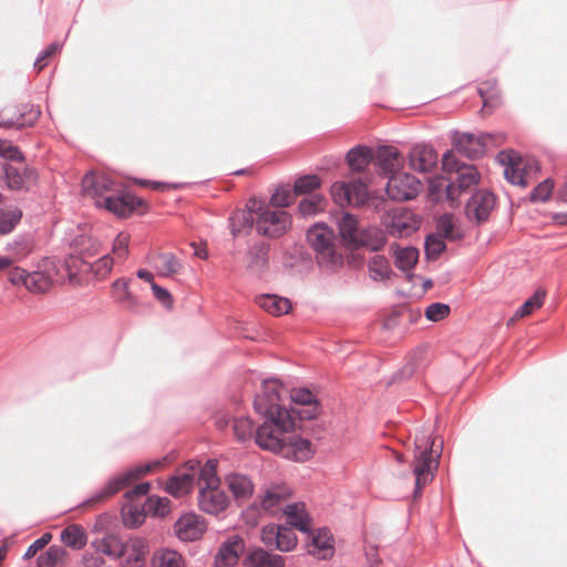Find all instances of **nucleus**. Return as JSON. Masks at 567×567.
Instances as JSON below:
<instances>
[{
  "label": "nucleus",
  "mask_w": 567,
  "mask_h": 567,
  "mask_svg": "<svg viewBox=\"0 0 567 567\" xmlns=\"http://www.w3.org/2000/svg\"><path fill=\"white\" fill-rule=\"evenodd\" d=\"M285 389L277 379L264 380L261 392L255 396L254 409L262 417L256 431V444L296 462L308 461L315 453L308 439L291 434L297 421L281 405Z\"/></svg>",
  "instance_id": "f257e3e1"
},
{
  "label": "nucleus",
  "mask_w": 567,
  "mask_h": 567,
  "mask_svg": "<svg viewBox=\"0 0 567 567\" xmlns=\"http://www.w3.org/2000/svg\"><path fill=\"white\" fill-rule=\"evenodd\" d=\"M442 169L451 175L449 183L445 185L446 198L451 206H455L458 197L476 186L481 178L477 168L473 164L460 162L452 151L443 154Z\"/></svg>",
  "instance_id": "f03ea898"
},
{
  "label": "nucleus",
  "mask_w": 567,
  "mask_h": 567,
  "mask_svg": "<svg viewBox=\"0 0 567 567\" xmlns=\"http://www.w3.org/2000/svg\"><path fill=\"white\" fill-rule=\"evenodd\" d=\"M306 237L308 244L316 251L320 267L336 269L343 264L342 254L338 251L334 233L327 225H313L307 230Z\"/></svg>",
  "instance_id": "7ed1b4c3"
},
{
  "label": "nucleus",
  "mask_w": 567,
  "mask_h": 567,
  "mask_svg": "<svg viewBox=\"0 0 567 567\" xmlns=\"http://www.w3.org/2000/svg\"><path fill=\"white\" fill-rule=\"evenodd\" d=\"M159 465V462L146 463L130 468L112 478H110L104 486L94 492L91 497L85 499L82 505H91L103 502L104 499L115 495L121 489L128 486L134 480L152 471L154 466Z\"/></svg>",
  "instance_id": "20e7f679"
},
{
  "label": "nucleus",
  "mask_w": 567,
  "mask_h": 567,
  "mask_svg": "<svg viewBox=\"0 0 567 567\" xmlns=\"http://www.w3.org/2000/svg\"><path fill=\"white\" fill-rule=\"evenodd\" d=\"M440 456V453L434 456L433 443L430 445L426 444L424 449H422L421 445H416L413 465V473L415 476V497L420 494L421 489L433 480V471L436 470L439 465Z\"/></svg>",
  "instance_id": "39448f33"
},
{
  "label": "nucleus",
  "mask_w": 567,
  "mask_h": 567,
  "mask_svg": "<svg viewBox=\"0 0 567 567\" xmlns=\"http://www.w3.org/2000/svg\"><path fill=\"white\" fill-rule=\"evenodd\" d=\"M291 216L286 210H272L266 207L256 218V230L259 235L278 238L291 227Z\"/></svg>",
  "instance_id": "423d86ee"
},
{
  "label": "nucleus",
  "mask_w": 567,
  "mask_h": 567,
  "mask_svg": "<svg viewBox=\"0 0 567 567\" xmlns=\"http://www.w3.org/2000/svg\"><path fill=\"white\" fill-rule=\"evenodd\" d=\"M493 138L494 134L492 133H480L476 135L467 132H455L452 143L460 154L470 159H476L485 154Z\"/></svg>",
  "instance_id": "0eeeda50"
},
{
  "label": "nucleus",
  "mask_w": 567,
  "mask_h": 567,
  "mask_svg": "<svg viewBox=\"0 0 567 567\" xmlns=\"http://www.w3.org/2000/svg\"><path fill=\"white\" fill-rule=\"evenodd\" d=\"M421 183L409 173H396L388 177L386 195L394 202H406L415 198Z\"/></svg>",
  "instance_id": "6e6552de"
},
{
  "label": "nucleus",
  "mask_w": 567,
  "mask_h": 567,
  "mask_svg": "<svg viewBox=\"0 0 567 567\" xmlns=\"http://www.w3.org/2000/svg\"><path fill=\"white\" fill-rule=\"evenodd\" d=\"M290 399L296 405L302 408H292L288 410L292 417L299 421L313 420L320 413V403L316 395L307 388L292 389Z\"/></svg>",
  "instance_id": "1a4fd4ad"
},
{
  "label": "nucleus",
  "mask_w": 567,
  "mask_h": 567,
  "mask_svg": "<svg viewBox=\"0 0 567 567\" xmlns=\"http://www.w3.org/2000/svg\"><path fill=\"white\" fill-rule=\"evenodd\" d=\"M173 529L181 542L188 543L202 538L206 532V524L199 515L188 512L174 523Z\"/></svg>",
  "instance_id": "9d476101"
},
{
  "label": "nucleus",
  "mask_w": 567,
  "mask_h": 567,
  "mask_svg": "<svg viewBox=\"0 0 567 567\" xmlns=\"http://www.w3.org/2000/svg\"><path fill=\"white\" fill-rule=\"evenodd\" d=\"M228 495L219 486H200L198 493V507L208 515H219L229 506Z\"/></svg>",
  "instance_id": "9b49d317"
},
{
  "label": "nucleus",
  "mask_w": 567,
  "mask_h": 567,
  "mask_svg": "<svg viewBox=\"0 0 567 567\" xmlns=\"http://www.w3.org/2000/svg\"><path fill=\"white\" fill-rule=\"evenodd\" d=\"M245 551V540L241 536L233 534L219 546L214 558L215 567H234Z\"/></svg>",
  "instance_id": "f8f14e48"
},
{
  "label": "nucleus",
  "mask_w": 567,
  "mask_h": 567,
  "mask_svg": "<svg viewBox=\"0 0 567 567\" xmlns=\"http://www.w3.org/2000/svg\"><path fill=\"white\" fill-rule=\"evenodd\" d=\"M495 206V197L488 190L474 193L465 205V215L470 220L485 221Z\"/></svg>",
  "instance_id": "ddd939ff"
},
{
  "label": "nucleus",
  "mask_w": 567,
  "mask_h": 567,
  "mask_svg": "<svg viewBox=\"0 0 567 567\" xmlns=\"http://www.w3.org/2000/svg\"><path fill=\"white\" fill-rule=\"evenodd\" d=\"M408 158L411 169L419 173H429L436 166L439 155L432 145L419 143L411 147Z\"/></svg>",
  "instance_id": "4468645a"
},
{
  "label": "nucleus",
  "mask_w": 567,
  "mask_h": 567,
  "mask_svg": "<svg viewBox=\"0 0 567 567\" xmlns=\"http://www.w3.org/2000/svg\"><path fill=\"white\" fill-rule=\"evenodd\" d=\"M13 163H0L4 173L7 185L10 189L21 190L28 188V184L37 178L35 172L23 164V161Z\"/></svg>",
  "instance_id": "2eb2a0df"
},
{
  "label": "nucleus",
  "mask_w": 567,
  "mask_h": 567,
  "mask_svg": "<svg viewBox=\"0 0 567 567\" xmlns=\"http://www.w3.org/2000/svg\"><path fill=\"white\" fill-rule=\"evenodd\" d=\"M224 481L238 505L245 504L252 497L255 484L249 475L230 472L225 475Z\"/></svg>",
  "instance_id": "dca6fc26"
},
{
  "label": "nucleus",
  "mask_w": 567,
  "mask_h": 567,
  "mask_svg": "<svg viewBox=\"0 0 567 567\" xmlns=\"http://www.w3.org/2000/svg\"><path fill=\"white\" fill-rule=\"evenodd\" d=\"M143 204L144 202L141 198L126 192H121L116 195H106L104 197V207L116 216L123 218L130 216Z\"/></svg>",
  "instance_id": "f3484780"
},
{
  "label": "nucleus",
  "mask_w": 567,
  "mask_h": 567,
  "mask_svg": "<svg viewBox=\"0 0 567 567\" xmlns=\"http://www.w3.org/2000/svg\"><path fill=\"white\" fill-rule=\"evenodd\" d=\"M385 227L391 236L402 238L416 231L417 221L414 219L412 213L406 209H401L394 213Z\"/></svg>",
  "instance_id": "a211bd4d"
},
{
  "label": "nucleus",
  "mask_w": 567,
  "mask_h": 567,
  "mask_svg": "<svg viewBox=\"0 0 567 567\" xmlns=\"http://www.w3.org/2000/svg\"><path fill=\"white\" fill-rule=\"evenodd\" d=\"M114 186L113 181L105 176H94L92 174H86L83 178V188L84 190L96 198V204L99 206L104 207V197L110 195L109 193L112 190Z\"/></svg>",
  "instance_id": "6ab92c4d"
},
{
  "label": "nucleus",
  "mask_w": 567,
  "mask_h": 567,
  "mask_svg": "<svg viewBox=\"0 0 567 567\" xmlns=\"http://www.w3.org/2000/svg\"><path fill=\"white\" fill-rule=\"evenodd\" d=\"M338 229L341 241L349 248H358L359 239L363 235V230L358 227L357 218L350 213H343L338 221Z\"/></svg>",
  "instance_id": "aec40b11"
},
{
  "label": "nucleus",
  "mask_w": 567,
  "mask_h": 567,
  "mask_svg": "<svg viewBox=\"0 0 567 567\" xmlns=\"http://www.w3.org/2000/svg\"><path fill=\"white\" fill-rule=\"evenodd\" d=\"M504 167V177L512 185L526 186L525 172L520 167V157L514 153L501 152L498 154Z\"/></svg>",
  "instance_id": "412c9836"
},
{
  "label": "nucleus",
  "mask_w": 567,
  "mask_h": 567,
  "mask_svg": "<svg viewBox=\"0 0 567 567\" xmlns=\"http://www.w3.org/2000/svg\"><path fill=\"white\" fill-rule=\"evenodd\" d=\"M377 164L380 174L389 177L396 174L400 165L401 157L399 151L393 146H381L377 153Z\"/></svg>",
  "instance_id": "4be33fe9"
},
{
  "label": "nucleus",
  "mask_w": 567,
  "mask_h": 567,
  "mask_svg": "<svg viewBox=\"0 0 567 567\" xmlns=\"http://www.w3.org/2000/svg\"><path fill=\"white\" fill-rule=\"evenodd\" d=\"M41 115L38 106L23 104L18 109V114L0 122V127H16L18 130L32 126Z\"/></svg>",
  "instance_id": "5701e85b"
},
{
  "label": "nucleus",
  "mask_w": 567,
  "mask_h": 567,
  "mask_svg": "<svg viewBox=\"0 0 567 567\" xmlns=\"http://www.w3.org/2000/svg\"><path fill=\"white\" fill-rule=\"evenodd\" d=\"M195 473L184 471L171 476L165 485V491L174 497L187 495L194 485Z\"/></svg>",
  "instance_id": "b1692460"
},
{
  "label": "nucleus",
  "mask_w": 567,
  "mask_h": 567,
  "mask_svg": "<svg viewBox=\"0 0 567 567\" xmlns=\"http://www.w3.org/2000/svg\"><path fill=\"white\" fill-rule=\"evenodd\" d=\"M287 523L302 533H310V516L303 503L289 504L284 509Z\"/></svg>",
  "instance_id": "393cba45"
},
{
  "label": "nucleus",
  "mask_w": 567,
  "mask_h": 567,
  "mask_svg": "<svg viewBox=\"0 0 567 567\" xmlns=\"http://www.w3.org/2000/svg\"><path fill=\"white\" fill-rule=\"evenodd\" d=\"M269 246L259 243L250 246L247 250V268L254 274H261L268 268Z\"/></svg>",
  "instance_id": "a878e982"
},
{
  "label": "nucleus",
  "mask_w": 567,
  "mask_h": 567,
  "mask_svg": "<svg viewBox=\"0 0 567 567\" xmlns=\"http://www.w3.org/2000/svg\"><path fill=\"white\" fill-rule=\"evenodd\" d=\"M153 266L162 277H173L183 269V262L173 252L156 254L153 257Z\"/></svg>",
  "instance_id": "bb28decb"
},
{
  "label": "nucleus",
  "mask_w": 567,
  "mask_h": 567,
  "mask_svg": "<svg viewBox=\"0 0 567 567\" xmlns=\"http://www.w3.org/2000/svg\"><path fill=\"white\" fill-rule=\"evenodd\" d=\"M248 567H285V559L279 554H271L262 548L251 550L246 557Z\"/></svg>",
  "instance_id": "cd10ccee"
},
{
  "label": "nucleus",
  "mask_w": 567,
  "mask_h": 567,
  "mask_svg": "<svg viewBox=\"0 0 567 567\" xmlns=\"http://www.w3.org/2000/svg\"><path fill=\"white\" fill-rule=\"evenodd\" d=\"M308 536L309 542L307 544V551L309 555H312L318 559H327L332 555L333 546L326 532L318 533L317 535H312L310 532Z\"/></svg>",
  "instance_id": "c85d7f7f"
},
{
  "label": "nucleus",
  "mask_w": 567,
  "mask_h": 567,
  "mask_svg": "<svg viewBox=\"0 0 567 567\" xmlns=\"http://www.w3.org/2000/svg\"><path fill=\"white\" fill-rule=\"evenodd\" d=\"M92 546L96 553L114 558H120L125 554L124 543L114 534H109L101 539L92 542Z\"/></svg>",
  "instance_id": "c756f323"
},
{
  "label": "nucleus",
  "mask_w": 567,
  "mask_h": 567,
  "mask_svg": "<svg viewBox=\"0 0 567 567\" xmlns=\"http://www.w3.org/2000/svg\"><path fill=\"white\" fill-rule=\"evenodd\" d=\"M256 301L260 308L272 316L288 313L291 308V303L287 298L277 295H261Z\"/></svg>",
  "instance_id": "7c9ffc66"
},
{
  "label": "nucleus",
  "mask_w": 567,
  "mask_h": 567,
  "mask_svg": "<svg viewBox=\"0 0 567 567\" xmlns=\"http://www.w3.org/2000/svg\"><path fill=\"white\" fill-rule=\"evenodd\" d=\"M229 226L233 237H239L243 233L248 234L256 226V218L251 212L236 210L229 217Z\"/></svg>",
  "instance_id": "2f4dec72"
},
{
  "label": "nucleus",
  "mask_w": 567,
  "mask_h": 567,
  "mask_svg": "<svg viewBox=\"0 0 567 567\" xmlns=\"http://www.w3.org/2000/svg\"><path fill=\"white\" fill-rule=\"evenodd\" d=\"M372 158L371 148L365 145H357L347 153V163L354 172H362Z\"/></svg>",
  "instance_id": "473e14b6"
},
{
  "label": "nucleus",
  "mask_w": 567,
  "mask_h": 567,
  "mask_svg": "<svg viewBox=\"0 0 567 567\" xmlns=\"http://www.w3.org/2000/svg\"><path fill=\"white\" fill-rule=\"evenodd\" d=\"M61 542L72 548L81 549L86 545L87 537L81 525L72 524L65 527L60 535Z\"/></svg>",
  "instance_id": "72a5a7b5"
},
{
  "label": "nucleus",
  "mask_w": 567,
  "mask_h": 567,
  "mask_svg": "<svg viewBox=\"0 0 567 567\" xmlns=\"http://www.w3.org/2000/svg\"><path fill=\"white\" fill-rule=\"evenodd\" d=\"M395 267L402 271H410L414 268L419 258V250L414 247L392 246Z\"/></svg>",
  "instance_id": "f704fd0d"
},
{
  "label": "nucleus",
  "mask_w": 567,
  "mask_h": 567,
  "mask_svg": "<svg viewBox=\"0 0 567 567\" xmlns=\"http://www.w3.org/2000/svg\"><path fill=\"white\" fill-rule=\"evenodd\" d=\"M153 567H185V560L177 550L161 548L152 558Z\"/></svg>",
  "instance_id": "c9c22d12"
},
{
  "label": "nucleus",
  "mask_w": 567,
  "mask_h": 567,
  "mask_svg": "<svg viewBox=\"0 0 567 567\" xmlns=\"http://www.w3.org/2000/svg\"><path fill=\"white\" fill-rule=\"evenodd\" d=\"M22 210L17 206L0 209V235L10 234L21 221Z\"/></svg>",
  "instance_id": "e433bc0d"
},
{
  "label": "nucleus",
  "mask_w": 567,
  "mask_h": 567,
  "mask_svg": "<svg viewBox=\"0 0 567 567\" xmlns=\"http://www.w3.org/2000/svg\"><path fill=\"white\" fill-rule=\"evenodd\" d=\"M114 298L117 302L127 308H134L137 305L136 298L130 291V280L125 278L116 279L112 284Z\"/></svg>",
  "instance_id": "4c0bfd02"
},
{
  "label": "nucleus",
  "mask_w": 567,
  "mask_h": 567,
  "mask_svg": "<svg viewBox=\"0 0 567 567\" xmlns=\"http://www.w3.org/2000/svg\"><path fill=\"white\" fill-rule=\"evenodd\" d=\"M386 243L385 235L377 228L363 230L361 239H359L358 248L365 247L372 251L381 250Z\"/></svg>",
  "instance_id": "58836bf2"
},
{
  "label": "nucleus",
  "mask_w": 567,
  "mask_h": 567,
  "mask_svg": "<svg viewBox=\"0 0 567 567\" xmlns=\"http://www.w3.org/2000/svg\"><path fill=\"white\" fill-rule=\"evenodd\" d=\"M287 492L285 487L274 486L266 489L265 494L260 496V505L265 511L275 512L281 502L286 498Z\"/></svg>",
  "instance_id": "ea45409f"
},
{
  "label": "nucleus",
  "mask_w": 567,
  "mask_h": 567,
  "mask_svg": "<svg viewBox=\"0 0 567 567\" xmlns=\"http://www.w3.org/2000/svg\"><path fill=\"white\" fill-rule=\"evenodd\" d=\"M145 509L155 517H165L172 511V502L165 496H148L145 502Z\"/></svg>",
  "instance_id": "a19ab883"
},
{
  "label": "nucleus",
  "mask_w": 567,
  "mask_h": 567,
  "mask_svg": "<svg viewBox=\"0 0 567 567\" xmlns=\"http://www.w3.org/2000/svg\"><path fill=\"white\" fill-rule=\"evenodd\" d=\"M369 272L373 280H385L391 276V267L384 256L375 255L369 261Z\"/></svg>",
  "instance_id": "79ce46f5"
},
{
  "label": "nucleus",
  "mask_w": 567,
  "mask_h": 567,
  "mask_svg": "<svg viewBox=\"0 0 567 567\" xmlns=\"http://www.w3.org/2000/svg\"><path fill=\"white\" fill-rule=\"evenodd\" d=\"M217 460L208 458L199 471V482L202 486H219L220 478L217 475Z\"/></svg>",
  "instance_id": "37998d69"
},
{
  "label": "nucleus",
  "mask_w": 567,
  "mask_h": 567,
  "mask_svg": "<svg viewBox=\"0 0 567 567\" xmlns=\"http://www.w3.org/2000/svg\"><path fill=\"white\" fill-rule=\"evenodd\" d=\"M349 190V205L361 206L368 199V187L361 179H354L347 183Z\"/></svg>",
  "instance_id": "c03bdc74"
},
{
  "label": "nucleus",
  "mask_w": 567,
  "mask_h": 567,
  "mask_svg": "<svg viewBox=\"0 0 567 567\" xmlns=\"http://www.w3.org/2000/svg\"><path fill=\"white\" fill-rule=\"evenodd\" d=\"M89 271L93 275L97 280L104 279L112 270L113 259L110 255H104L96 259L94 262L86 264Z\"/></svg>",
  "instance_id": "a18cd8bd"
},
{
  "label": "nucleus",
  "mask_w": 567,
  "mask_h": 567,
  "mask_svg": "<svg viewBox=\"0 0 567 567\" xmlns=\"http://www.w3.org/2000/svg\"><path fill=\"white\" fill-rule=\"evenodd\" d=\"M28 290L32 292H44L50 286L49 278L40 271L28 272L23 285Z\"/></svg>",
  "instance_id": "49530a36"
},
{
  "label": "nucleus",
  "mask_w": 567,
  "mask_h": 567,
  "mask_svg": "<svg viewBox=\"0 0 567 567\" xmlns=\"http://www.w3.org/2000/svg\"><path fill=\"white\" fill-rule=\"evenodd\" d=\"M324 198L320 195H312L299 203L298 210L302 216H312L324 209Z\"/></svg>",
  "instance_id": "de8ad7c7"
},
{
  "label": "nucleus",
  "mask_w": 567,
  "mask_h": 567,
  "mask_svg": "<svg viewBox=\"0 0 567 567\" xmlns=\"http://www.w3.org/2000/svg\"><path fill=\"white\" fill-rule=\"evenodd\" d=\"M278 550L291 551L297 545V535L292 527L286 525H278Z\"/></svg>",
  "instance_id": "09e8293b"
},
{
  "label": "nucleus",
  "mask_w": 567,
  "mask_h": 567,
  "mask_svg": "<svg viewBox=\"0 0 567 567\" xmlns=\"http://www.w3.org/2000/svg\"><path fill=\"white\" fill-rule=\"evenodd\" d=\"M446 248L440 234H430L424 241V251L427 259H436Z\"/></svg>",
  "instance_id": "8fccbe9b"
},
{
  "label": "nucleus",
  "mask_w": 567,
  "mask_h": 567,
  "mask_svg": "<svg viewBox=\"0 0 567 567\" xmlns=\"http://www.w3.org/2000/svg\"><path fill=\"white\" fill-rule=\"evenodd\" d=\"M545 298V291L536 290L535 293L529 297L515 312L514 317L511 319V322L516 320L517 318H523L528 316L535 308H539Z\"/></svg>",
  "instance_id": "3c124183"
},
{
  "label": "nucleus",
  "mask_w": 567,
  "mask_h": 567,
  "mask_svg": "<svg viewBox=\"0 0 567 567\" xmlns=\"http://www.w3.org/2000/svg\"><path fill=\"white\" fill-rule=\"evenodd\" d=\"M233 429H234V433H235L236 437L243 442L250 439L252 436V434L256 435V431H257V429L255 430L254 422L249 417H246V416L235 419Z\"/></svg>",
  "instance_id": "603ef678"
},
{
  "label": "nucleus",
  "mask_w": 567,
  "mask_h": 567,
  "mask_svg": "<svg viewBox=\"0 0 567 567\" xmlns=\"http://www.w3.org/2000/svg\"><path fill=\"white\" fill-rule=\"evenodd\" d=\"M7 250L19 258L25 257L32 250V240L29 235H20L11 243H8Z\"/></svg>",
  "instance_id": "864d4df0"
},
{
  "label": "nucleus",
  "mask_w": 567,
  "mask_h": 567,
  "mask_svg": "<svg viewBox=\"0 0 567 567\" xmlns=\"http://www.w3.org/2000/svg\"><path fill=\"white\" fill-rule=\"evenodd\" d=\"M477 92L483 99V104L485 107L489 106L494 101L499 99L497 83L495 80H487L482 82L477 87Z\"/></svg>",
  "instance_id": "5fc2aeb1"
},
{
  "label": "nucleus",
  "mask_w": 567,
  "mask_h": 567,
  "mask_svg": "<svg viewBox=\"0 0 567 567\" xmlns=\"http://www.w3.org/2000/svg\"><path fill=\"white\" fill-rule=\"evenodd\" d=\"M421 355V351L413 352L408 362L404 364V367H402L399 371H396L393 374L392 382L411 378L416 370L417 361L420 360Z\"/></svg>",
  "instance_id": "6e6d98bb"
},
{
  "label": "nucleus",
  "mask_w": 567,
  "mask_h": 567,
  "mask_svg": "<svg viewBox=\"0 0 567 567\" xmlns=\"http://www.w3.org/2000/svg\"><path fill=\"white\" fill-rule=\"evenodd\" d=\"M65 549L61 546H50L44 555L40 556V565L44 567H54L65 556Z\"/></svg>",
  "instance_id": "4d7b16f0"
},
{
  "label": "nucleus",
  "mask_w": 567,
  "mask_h": 567,
  "mask_svg": "<svg viewBox=\"0 0 567 567\" xmlns=\"http://www.w3.org/2000/svg\"><path fill=\"white\" fill-rule=\"evenodd\" d=\"M320 186V179L317 175H305L299 177L293 185L295 194H308Z\"/></svg>",
  "instance_id": "13d9d810"
},
{
  "label": "nucleus",
  "mask_w": 567,
  "mask_h": 567,
  "mask_svg": "<svg viewBox=\"0 0 567 567\" xmlns=\"http://www.w3.org/2000/svg\"><path fill=\"white\" fill-rule=\"evenodd\" d=\"M553 182L551 179L547 178L539 183L529 195V199L533 203H545L549 199L551 192H553Z\"/></svg>",
  "instance_id": "bf43d9fd"
},
{
  "label": "nucleus",
  "mask_w": 567,
  "mask_h": 567,
  "mask_svg": "<svg viewBox=\"0 0 567 567\" xmlns=\"http://www.w3.org/2000/svg\"><path fill=\"white\" fill-rule=\"evenodd\" d=\"M145 507L140 509L138 507L131 506L126 512L123 513V523L128 528H136L144 523L145 519Z\"/></svg>",
  "instance_id": "052dcab7"
},
{
  "label": "nucleus",
  "mask_w": 567,
  "mask_h": 567,
  "mask_svg": "<svg viewBox=\"0 0 567 567\" xmlns=\"http://www.w3.org/2000/svg\"><path fill=\"white\" fill-rule=\"evenodd\" d=\"M450 313V306L442 302H433L425 309V318L430 321L437 322L446 318Z\"/></svg>",
  "instance_id": "680f3d73"
},
{
  "label": "nucleus",
  "mask_w": 567,
  "mask_h": 567,
  "mask_svg": "<svg viewBox=\"0 0 567 567\" xmlns=\"http://www.w3.org/2000/svg\"><path fill=\"white\" fill-rule=\"evenodd\" d=\"M293 199V194L289 188L280 187L275 190L270 197V204L274 207L284 208L288 207Z\"/></svg>",
  "instance_id": "e2e57ef3"
},
{
  "label": "nucleus",
  "mask_w": 567,
  "mask_h": 567,
  "mask_svg": "<svg viewBox=\"0 0 567 567\" xmlns=\"http://www.w3.org/2000/svg\"><path fill=\"white\" fill-rule=\"evenodd\" d=\"M331 196L336 204L343 207L349 205V190L346 182H336L330 188Z\"/></svg>",
  "instance_id": "0e129e2a"
},
{
  "label": "nucleus",
  "mask_w": 567,
  "mask_h": 567,
  "mask_svg": "<svg viewBox=\"0 0 567 567\" xmlns=\"http://www.w3.org/2000/svg\"><path fill=\"white\" fill-rule=\"evenodd\" d=\"M436 228L439 233L443 235L444 238L453 239V215L449 213L441 215L436 221Z\"/></svg>",
  "instance_id": "69168bd1"
},
{
  "label": "nucleus",
  "mask_w": 567,
  "mask_h": 567,
  "mask_svg": "<svg viewBox=\"0 0 567 567\" xmlns=\"http://www.w3.org/2000/svg\"><path fill=\"white\" fill-rule=\"evenodd\" d=\"M130 236L124 233H120L113 241V254L118 259H124L128 254Z\"/></svg>",
  "instance_id": "338daca9"
},
{
  "label": "nucleus",
  "mask_w": 567,
  "mask_h": 567,
  "mask_svg": "<svg viewBox=\"0 0 567 567\" xmlns=\"http://www.w3.org/2000/svg\"><path fill=\"white\" fill-rule=\"evenodd\" d=\"M0 157L16 163L23 161L21 151L7 142H0Z\"/></svg>",
  "instance_id": "774afa93"
}]
</instances>
